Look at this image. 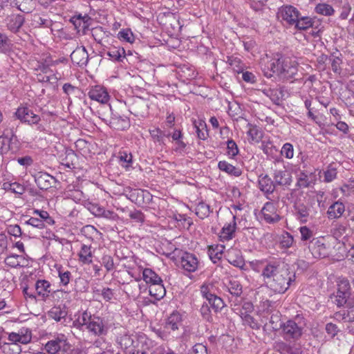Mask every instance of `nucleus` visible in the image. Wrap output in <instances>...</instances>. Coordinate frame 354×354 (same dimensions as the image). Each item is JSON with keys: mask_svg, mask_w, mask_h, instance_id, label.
Returning <instances> with one entry per match:
<instances>
[{"mask_svg": "<svg viewBox=\"0 0 354 354\" xmlns=\"http://www.w3.org/2000/svg\"><path fill=\"white\" fill-rule=\"evenodd\" d=\"M297 62L291 57L277 53L268 62L267 68L270 72H265L267 77H271L275 73L279 78L284 80L295 79L298 71Z\"/></svg>", "mask_w": 354, "mask_h": 354, "instance_id": "obj_1", "label": "nucleus"}, {"mask_svg": "<svg viewBox=\"0 0 354 354\" xmlns=\"http://www.w3.org/2000/svg\"><path fill=\"white\" fill-rule=\"evenodd\" d=\"M201 293L203 298L206 299L208 304L203 303L201 307L200 313L203 319L208 322L212 319L210 308L216 312L221 310L224 306L225 304L223 299L216 295L215 288L212 283H204L201 286Z\"/></svg>", "mask_w": 354, "mask_h": 354, "instance_id": "obj_2", "label": "nucleus"}, {"mask_svg": "<svg viewBox=\"0 0 354 354\" xmlns=\"http://www.w3.org/2000/svg\"><path fill=\"white\" fill-rule=\"evenodd\" d=\"M295 273L288 269H281L274 279L267 281V283L274 292H285L291 283L295 281Z\"/></svg>", "mask_w": 354, "mask_h": 354, "instance_id": "obj_3", "label": "nucleus"}, {"mask_svg": "<svg viewBox=\"0 0 354 354\" xmlns=\"http://www.w3.org/2000/svg\"><path fill=\"white\" fill-rule=\"evenodd\" d=\"M304 321L299 315L294 319H289L283 323L282 328L283 335L286 340H297L303 334Z\"/></svg>", "mask_w": 354, "mask_h": 354, "instance_id": "obj_4", "label": "nucleus"}, {"mask_svg": "<svg viewBox=\"0 0 354 354\" xmlns=\"http://www.w3.org/2000/svg\"><path fill=\"white\" fill-rule=\"evenodd\" d=\"M266 198L269 200V201L264 204V206L261 209L263 218L267 223H277L281 219L279 215L277 213L279 196H273L272 198H270L269 196H267Z\"/></svg>", "mask_w": 354, "mask_h": 354, "instance_id": "obj_5", "label": "nucleus"}, {"mask_svg": "<svg viewBox=\"0 0 354 354\" xmlns=\"http://www.w3.org/2000/svg\"><path fill=\"white\" fill-rule=\"evenodd\" d=\"M303 163L302 167H299V174L297 176L296 186L299 188H306L314 184L316 180L315 169L312 167H308L304 160V156L301 157Z\"/></svg>", "mask_w": 354, "mask_h": 354, "instance_id": "obj_6", "label": "nucleus"}, {"mask_svg": "<svg viewBox=\"0 0 354 354\" xmlns=\"http://www.w3.org/2000/svg\"><path fill=\"white\" fill-rule=\"evenodd\" d=\"M110 325L102 318L93 316L86 329L96 336L106 335Z\"/></svg>", "mask_w": 354, "mask_h": 354, "instance_id": "obj_7", "label": "nucleus"}, {"mask_svg": "<svg viewBox=\"0 0 354 354\" xmlns=\"http://www.w3.org/2000/svg\"><path fill=\"white\" fill-rule=\"evenodd\" d=\"M15 114L21 122H27L30 124H37L41 120L40 116L35 114L27 106H20Z\"/></svg>", "mask_w": 354, "mask_h": 354, "instance_id": "obj_8", "label": "nucleus"}, {"mask_svg": "<svg viewBox=\"0 0 354 354\" xmlns=\"http://www.w3.org/2000/svg\"><path fill=\"white\" fill-rule=\"evenodd\" d=\"M92 21L91 17L86 14L84 15L82 14L74 15L70 19V22L74 26L77 32H82L83 35L87 34Z\"/></svg>", "mask_w": 354, "mask_h": 354, "instance_id": "obj_9", "label": "nucleus"}, {"mask_svg": "<svg viewBox=\"0 0 354 354\" xmlns=\"http://www.w3.org/2000/svg\"><path fill=\"white\" fill-rule=\"evenodd\" d=\"M35 290L37 295L40 297L41 300L46 301H47L53 293L59 292V291H55L52 288L51 283L45 279H38L35 283Z\"/></svg>", "mask_w": 354, "mask_h": 354, "instance_id": "obj_10", "label": "nucleus"}, {"mask_svg": "<svg viewBox=\"0 0 354 354\" xmlns=\"http://www.w3.org/2000/svg\"><path fill=\"white\" fill-rule=\"evenodd\" d=\"M299 15V10L290 5L281 7L278 12L279 17H281L283 21H285L289 25H294Z\"/></svg>", "mask_w": 354, "mask_h": 354, "instance_id": "obj_11", "label": "nucleus"}, {"mask_svg": "<svg viewBox=\"0 0 354 354\" xmlns=\"http://www.w3.org/2000/svg\"><path fill=\"white\" fill-rule=\"evenodd\" d=\"M111 111L112 109H111ZM111 128L123 131L130 127V122L127 117L121 116L117 113L111 111V115L109 120L103 119Z\"/></svg>", "mask_w": 354, "mask_h": 354, "instance_id": "obj_12", "label": "nucleus"}, {"mask_svg": "<svg viewBox=\"0 0 354 354\" xmlns=\"http://www.w3.org/2000/svg\"><path fill=\"white\" fill-rule=\"evenodd\" d=\"M88 95L92 100L97 101L101 104H106L110 99L106 89L100 85L91 87L88 93Z\"/></svg>", "mask_w": 354, "mask_h": 354, "instance_id": "obj_13", "label": "nucleus"}, {"mask_svg": "<svg viewBox=\"0 0 354 354\" xmlns=\"http://www.w3.org/2000/svg\"><path fill=\"white\" fill-rule=\"evenodd\" d=\"M198 261L196 255L189 252H183L180 257V266L185 270L192 272L196 270Z\"/></svg>", "mask_w": 354, "mask_h": 354, "instance_id": "obj_14", "label": "nucleus"}, {"mask_svg": "<svg viewBox=\"0 0 354 354\" xmlns=\"http://www.w3.org/2000/svg\"><path fill=\"white\" fill-rule=\"evenodd\" d=\"M68 345L66 340L64 338V335L62 337H57L55 339L48 341L45 345V349L48 354H57V353L63 349H66V346ZM35 354H46L44 352H38Z\"/></svg>", "mask_w": 354, "mask_h": 354, "instance_id": "obj_15", "label": "nucleus"}, {"mask_svg": "<svg viewBox=\"0 0 354 354\" xmlns=\"http://www.w3.org/2000/svg\"><path fill=\"white\" fill-rule=\"evenodd\" d=\"M263 93L276 105H279L286 97V91L282 86L274 88H265L263 90Z\"/></svg>", "mask_w": 354, "mask_h": 354, "instance_id": "obj_16", "label": "nucleus"}, {"mask_svg": "<svg viewBox=\"0 0 354 354\" xmlns=\"http://www.w3.org/2000/svg\"><path fill=\"white\" fill-rule=\"evenodd\" d=\"M31 331L28 328L21 329L18 333H8L9 342L26 344L31 341Z\"/></svg>", "mask_w": 354, "mask_h": 354, "instance_id": "obj_17", "label": "nucleus"}, {"mask_svg": "<svg viewBox=\"0 0 354 354\" xmlns=\"http://www.w3.org/2000/svg\"><path fill=\"white\" fill-rule=\"evenodd\" d=\"M71 61L79 66H86L88 62V54L85 47H77L71 54Z\"/></svg>", "mask_w": 354, "mask_h": 354, "instance_id": "obj_18", "label": "nucleus"}, {"mask_svg": "<svg viewBox=\"0 0 354 354\" xmlns=\"http://www.w3.org/2000/svg\"><path fill=\"white\" fill-rule=\"evenodd\" d=\"M35 181L40 189L47 190L55 182V178L46 172L39 171L35 175Z\"/></svg>", "mask_w": 354, "mask_h": 354, "instance_id": "obj_19", "label": "nucleus"}, {"mask_svg": "<svg viewBox=\"0 0 354 354\" xmlns=\"http://www.w3.org/2000/svg\"><path fill=\"white\" fill-rule=\"evenodd\" d=\"M227 261L239 268H243L245 266V261L241 250L236 248H231L227 250L225 254Z\"/></svg>", "mask_w": 354, "mask_h": 354, "instance_id": "obj_20", "label": "nucleus"}, {"mask_svg": "<svg viewBox=\"0 0 354 354\" xmlns=\"http://www.w3.org/2000/svg\"><path fill=\"white\" fill-rule=\"evenodd\" d=\"M273 178L275 185H277L288 186L292 183V176L285 168L283 169H275Z\"/></svg>", "mask_w": 354, "mask_h": 354, "instance_id": "obj_21", "label": "nucleus"}, {"mask_svg": "<svg viewBox=\"0 0 354 354\" xmlns=\"http://www.w3.org/2000/svg\"><path fill=\"white\" fill-rule=\"evenodd\" d=\"M6 26L9 30L17 32L24 23V17L19 14H12L6 19Z\"/></svg>", "mask_w": 354, "mask_h": 354, "instance_id": "obj_22", "label": "nucleus"}, {"mask_svg": "<svg viewBox=\"0 0 354 354\" xmlns=\"http://www.w3.org/2000/svg\"><path fill=\"white\" fill-rule=\"evenodd\" d=\"M345 212L344 204L339 201H335L331 204L326 212L328 218L330 220L339 218Z\"/></svg>", "mask_w": 354, "mask_h": 354, "instance_id": "obj_23", "label": "nucleus"}, {"mask_svg": "<svg viewBox=\"0 0 354 354\" xmlns=\"http://www.w3.org/2000/svg\"><path fill=\"white\" fill-rule=\"evenodd\" d=\"M259 187L267 196L272 194L275 189V183L268 175L260 176L259 178Z\"/></svg>", "mask_w": 354, "mask_h": 354, "instance_id": "obj_24", "label": "nucleus"}, {"mask_svg": "<svg viewBox=\"0 0 354 354\" xmlns=\"http://www.w3.org/2000/svg\"><path fill=\"white\" fill-rule=\"evenodd\" d=\"M309 250L315 258L322 259L328 256L327 248L325 244L319 240L311 242L309 245Z\"/></svg>", "mask_w": 354, "mask_h": 354, "instance_id": "obj_25", "label": "nucleus"}, {"mask_svg": "<svg viewBox=\"0 0 354 354\" xmlns=\"http://www.w3.org/2000/svg\"><path fill=\"white\" fill-rule=\"evenodd\" d=\"M68 311L65 305L55 306L48 312V316L56 322L65 321Z\"/></svg>", "mask_w": 354, "mask_h": 354, "instance_id": "obj_26", "label": "nucleus"}, {"mask_svg": "<svg viewBox=\"0 0 354 354\" xmlns=\"http://www.w3.org/2000/svg\"><path fill=\"white\" fill-rule=\"evenodd\" d=\"M183 316L178 311H173L168 317L165 328L172 330H178L179 326L182 325Z\"/></svg>", "mask_w": 354, "mask_h": 354, "instance_id": "obj_27", "label": "nucleus"}, {"mask_svg": "<svg viewBox=\"0 0 354 354\" xmlns=\"http://www.w3.org/2000/svg\"><path fill=\"white\" fill-rule=\"evenodd\" d=\"M141 286L138 280H131L129 283H123V290L129 297H138L140 292Z\"/></svg>", "mask_w": 354, "mask_h": 354, "instance_id": "obj_28", "label": "nucleus"}, {"mask_svg": "<svg viewBox=\"0 0 354 354\" xmlns=\"http://www.w3.org/2000/svg\"><path fill=\"white\" fill-rule=\"evenodd\" d=\"M3 339V337L1 336L0 337V348L4 354H20L21 348L19 344L7 342Z\"/></svg>", "mask_w": 354, "mask_h": 354, "instance_id": "obj_29", "label": "nucleus"}, {"mask_svg": "<svg viewBox=\"0 0 354 354\" xmlns=\"http://www.w3.org/2000/svg\"><path fill=\"white\" fill-rule=\"evenodd\" d=\"M279 266L280 265L278 262H269L263 269L262 275L268 280L274 279L275 275L278 274L281 270Z\"/></svg>", "mask_w": 354, "mask_h": 354, "instance_id": "obj_30", "label": "nucleus"}, {"mask_svg": "<svg viewBox=\"0 0 354 354\" xmlns=\"http://www.w3.org/2000/svg\"><path fill=\"white\" fill-rule=\"evenodd\" d=\"M218 168L221 171L234 177H239L242 174V170L239 167H236L225 160L219 161Z\"/></svg>", "mask_w": 354, "mask_h": 354, "instance_id": "obj_31", "label": "nucleus"}, {"mask_svg": "<svg viewBox=\"0 0 354 354\" xmlns=\"http://www.w3.org/2000/svg\"><path fill=\"white\" fill-rule=\"evenodd\" d=\"M79 261L83 264H90L93 262V252L91 245L82 244L78 253Z\"/></svg>", "mask_w": 354, "mask_h": 354, "instance_id": "obj_32", "label": "nucleus"}, {"mask_svg": "<svg viewBox=\"0 0 354 354\" xmlns=\"http://www.w3.org/2000/svg\"><path fill=\"white\" fill-rule=\"evenodd\" d=\"M106 55L113 61L122 62L126 59V52L122 47L113 46L106 52Z\"/></svg>", "mask_w": 354, "mask_h": 354, "instance_id": "obj_33", "label": "nucleus"}, {"mask_svg": "<svg viewBox=\"0 0 354 354\" xmlns=\"http://www.w3.org/2000/svg\"><path fill=\"white\" fill-rule=\"evenodd\" d=\"M295 209L298 218L302 223H306L310 216V207L301 203H296Z\"/></svg>", "mask_w": 354, "mask_h": 354, "instance_id": "obj_34", "label": "nucleus"}, {"mask_svg": "<svg viewBox=\"0 0 354 354\" xmlns=\"http://www.w3.org/2000/svg\"><path fill=\"white\" fill-rule=\"evenodd\" d=\"M142 278L144 281L149 286L158 283H162V279L151 269L145 268L142 271Z\"/></svg>", "mask_w": 354, "mask_h": 354, "instance_id": "obj_35", "label": "nucleus"}, {"mask_svg": "<svg viewBox=\"0 0 354 354\" xmlns=\"http://www.w3.org/2000/svg\"><path fill=\"white\" fill-rule=\"evenodd\" d=\"M281 315L279 311H273L270 315L269 322L267 324L272 330L277 331L279 329H282L283 323L281 319Z\"/></svg>", "mask_w": 354, "mask_h": 354, "instance_id": "obj_36", "label": "nucleus"}, {"mask_svg": "<svg viewBox=\"0 0 354 354\" xmlns=\"http://www.w3.org/2000/svg\"><path fill=\"white\" fill-rule=\"evenodd\" d=\"M149 295L156 300H160L164 297L166 294V290L162 283H155L149 287Z\"/></svg>", "mask_w": 354, "mask_h": 354, "instance_id": "obj_37", "label": "nucleus"}, {"mask_svg": "<svg viewBox=\"0 0 354 354\" xmlns=\"http://www.w3.org/2000/svg\"><path fill=\"white\" fill-rule=\"evenodd\" d=\"M236 216H233V221L232 223H228L225 225L221 231V237L225 240L232 239L234 235V232L236 230Z\"/></svg>", "mask_w": 354, "mask_h": 354, "instance_id": "obj_38", "label": "nucleus"}, {"mask_svg": "<svg viewBox=\"0 0 354 354\" xmlns=\"http://www.w3.org/2000/svg\"><path fill=\"white\" fill-rule=\"evenodd\" d=\"M17 129V124H16V120L8 122L3 130V136L6 139L12 140L13 138H15V132Z\"/></svg>", "mask_w": 354, "mask_h": 354, "instance_id": "obj_39", "label": "nucleus"}, {"mask_svg": "<svg viewBox=\"0 0 354 354\" xmlns=\"http://www.w3.org/2000/svg\"><path fill=\"white\" fill-rule=\"evenodd\" d=\"M293 243V236L288 232H283L279 237V247L281 249H288L292 247Z\"/></svg>", "mask_w": 354, "mask_h": 354, "instance_id": "obj_40", "label": "nucleus"}, {"mask_svg": "<svg viewBox=\"0 0 354 354\" xmlns=\"http://www.w3.org/2000/svg\"><path fill=\"white\" fill-rule=\"evenodd\" d=\"M248 135L252 140L258 142L263 137V131L257 126L248 124Z\"/></svg>", "mask_w": 354, "mask_h": 354, "instance_id": "obj_41", "label": "nucleus"}, {"mask_svg": "<svg viewBox=\"0 0 354 354\" xmlns=\"http://www.w3.org/2000/svg\"><path fill=\"white\" fill-rule=\"evenodd\" d=\"M104 344L101 341H95L91 346L88 347L85 351V354H107L102 345Z\"/></svg>", "mask_w": 354, "mask_h": 354, "instance_id": "obj_42", "label": "nucleus"}, {"mask_svg": "<svg viewBox=\"0 0 354 354\" xmlns=\"http://www.w3.org/2000/svg\"><path fill=\"white\" fill-rule=\"evenodd\" d=\"M230 293L235 297H240L243 292L242 286L236 280H230L227 286Z\"/></svg>", "mask_w": 354, "mask_h": 354, "instance_id": "obj_43", "label": "nucleus"}, {"mask_svg": "<svg viewBox=\"0 0 354 354\" xmlns=\"http://www.w3.org/2000/svg\"><path fill=\"white\" fill-rule=\"evenodd\" d=\"M209 212V206L204 202L199 203L195 208V213L201 219L207 217Z\"/></svg>", "mask_w": 354, "mask_h": 354, "instance_id": "obj_44", "label": "nucleus"}, {"mask_svg": "<svg viewBox=\"0 0 354 354\" xmlns=\"http://www.w3.org/2000/svg\"><path fill=\"white\" fill-rule=\"evenodd\" d=\"M313 21L310 17H298L295 23V26L298 30H306L313 26Z\"/></svg>", "mask_w": 354, "mask_h": 354, "instance_id": "obj_45", "label": "nucleus"}, {"mask_svg": "<svg viewBox=\"0 0 354 354\" xmlns=\"http://www.w3.org/2000/svg\"><path fill=\"white\" fill-rule=\"evenodd\" d=\"M315 12L324 16H331L334 13V9L327 3H319L316 6Z\"/></svg>", "mask_w": 354, "mask_h": 354, "instance_id": "obj_46", "label": "nucleus"}, {"mask_svg": "<svg viewBox=\"0 0 354 354\" xmlns=\"http://www.w3.org/2000/svg\"><path fill=\"white\" fill-rule=\"evenodd\" d=\"M227 145V155L230 158H234L239 152V149L236 143L232 140L229 139L226 142Z\"/></svg>", "mask_w": 354, "mask_h": 354, "instance_id": "obj_47", "label": "nucleus"}, {"mask_svg": "<svg viewBox=\"0 0 354 354\" xmlns=\"http://www.w3.org/2000/svg\"><path fill=\"white\" fill-rule=\"evenodd\" d=\"M350 297V294L340 292H337L334 302L338 307L344 306L346 305L348 306L350 304L348 302V299Z\"/></svg>", "mask_w": 354, "mask_h": 354, "instance_id": "obj_48", "label": "nucleus"}, {"mask_svg": "<svg viewBox=\"0 0 354 354\" xmlns=\"http://www.w3.org/2000/svg\"><path fill=\"white\" fill-rule=\"evenodd\" d=\"M91 35L95 41L97 43H100L106 35V31L102 26H96L91 28Z\"/></svg>", "mask_w": 354, "mask_h": 354, "instance_id": "obj_49", "label": "nucleus"}, {"mask_svg": "<svg viewBox=\"0 0 354 354\" xmlns=\"http://www.w3.org/2000/svg\"><path fill=\"white\" fill-rule=\"evenodd\" d=\"M118 38L129 43L134 41L133 34L130 29H122L118 34Z\"/></svg>", "mask_w": 354, "mask_h": 354, "instance_id": "obj_50", "label": "nucleus"}, {"mask_svg": "<svg viewBox=\"0 0 354 354\" xmlns=\"http://www.w3.org/2000/svg\"><path fill=\"white\" fill-rule=\"evenodd\" d=\"M187 354H209L207 348L203 344L197 343L188 350Z\"/></svg>", "mask_w": 354, "mask_h": 354, "instance_id": "obj_51", "label": "nucleus"}, {"mask_svg": "<svg viewBox=\"0 0 354 354\" xmlns=\"http://www.w3.org/2000/svg\"><path fill=\"white\" fill-rule=\"evenodd\" d=\"M33 214L38 215L39 216V219L43 220L44 223H47L48 225H53L55 223L53 218L50 216L47 211L35 209Z\"/></svg>", "mask_w": 354, "mask_h": 354, "instance_id": "obj_52", "label": "nucleus"}, {"mask_svg": "<svg viewBox=\"0 0 354 354\" xmlns=\"http://www.w3.org/2000/svg\"><path fill=\"white\" fill-rule=\"evenodd\" d=\"M350 283L348 279L339 278L337 281V291L350 294Z\"/></svg>", "mask_w": 354, "mask_h": 354, "instance_id": "obj_53", "label": "nucleus"}, {"mask_svg": "<svg viewBox=\"0 0 354 354\" xmlns=\"http://www.w3.org/2000/svg\"><path fill=\"white\" fill-rule=\"evenodd\" d=\"M102 264L104 266L107 272H110L115 268L113 259L109 254H104L102 256Z\"/></svg>", "mask_w": 354, "mask_h": 354, "instance_id": "obj_54", "label": "nucleus"}, {"mask_svg": "<svg viewBox=\"0 0 354 354\" xmlns=\"http://www.w3.org/2000/svg\"><path fill=\"white\" fill-rule=\"evenodd\" d=\"M150 135L155 142L160 144L163 143L164 133L159 128H155L152 130H149Z\"/></svg>", "mask_w": 354, "mask_h": 354, "instance_id": "obj_55", "label": "nucleus"}, {"mask_svg": "<svg viewBox=\"0 0 354 354\" xmlns=\"http://www.w3.org/2000/svg\"><path fill=\"white\" fill-rule=\"evenodd\" d=\"M329 60L331 62V68L333 71L336 73H340V65L342 64V59L339 57L332 55L330 56Z\"/></svg>", "mask_w": 354, "mask_h": 354, "instance_id": "obj_56", "label": "nucleus"}, {"mask_svg": "<svg viewBox=\"0 0 354 354\" xmlns=\"http://www.w3.org/2000/svg\"><path fill=\"white\" fill-rule=\"evenodd\" d=\"M19 259L22 260L21 255H10L5 259V263L11 268H17L19 266Z\"/></svg>", "mask_w": 354, "mask_h": 354, "instance_id": "obj_57", "label": "nucleus"}, {"mask_svg": "<svg viewBox=\"0 0 354 354\" xmlns=\"http://www.w3.org/2000/svg\"><path fill=\"white\" fill-rule=\"evenodd\" d=\"M93 317L91 315V313L85 310L77 319V322L80 326H86V328L88 327V323L92 320Z\"/></svg>", "mask_w": 354, "mask_h": 354, "instance_id": "obj_58", "label": "nucleus"}, {"mask_svg": "<svg viewBox=\"0 0 354 354\" xmlns=\"http://www.w3.org/2000/svg\"><path fill=\"white\" fill-rule=\"evenodd\" d=\"M25 223L38 229H44L45 227L44 221L39 218L30 217Z\"/></svg>", "mask_w": 354, "mask_h": 354, "instance_id": "obj_59", "label": "nucleus"}, {"mask_svg": "<svg viewBox=\"0 0 354 354\" xmlns=\"http://www.w3.org/2000/svg\"><path fill=\"white\" fill-rule=\"evenodd\" d=\"M281 153L286 158L288 159L292 158L294 155V149L292 145L288 142L284 144L283 146L282 147Z\"/></svg>", "mask_w": 354, "mask_h": 354, "instance_id": "obj_60", "label": "nucleus"}, {"mask_svg": "<svg viewBox=\"0 0 354 354\" xmlns=\"http://www.w3.org/2000/svg\"><path fill=\"white\" fill-rule=\"evenodd\" d=\"M234 70H235L239 73H242V78L245 82L252 84L256 82V77L252 73L249 71H243V70L241 71L239 69H235L234 68Z\"/></svg>", "mask_w": 354, "mask_h": 354, "instance_id": "obj_61", "label": "nucleus"}, {"mask_svg": "<svg viewBox=\"0 0 354 354\" xmlns=\"http://www.w3.org/2000/svg\"><path fill=\"white\" fill-rule=\"evenodd\" d=\"M141 348H138L137 350H134L133 351H129L130 354H152L153 351L148 346H145L144 344L147 345L146 339L145 341L141 340Z\"/></svg>", "mask_w": 354, "mask_h": 354, "instance_id": "obj_62", "label": "nucleus"}, {"mask_svg": "<svg viewBox=\"0 0 354 354\" xmlns=\"http://www.w3.org/2000/svg\"><path fill=\"white\" fill-rule=\"evenodd\" d=\"M244 321H243L244 324L248 325L252 329H259L260 328L259 323L250 315L244 316Z\"/></svg>", "mask_w": 354, "mask_h": 354, "instance_id": "obj_63", "label": "nucleus"}, {"mask_svg": "<svg viewBox=\"0 0 354 354\" xmlns=\"http://www.w3.org/2000/svg\"><path fill=\"white\" fill-rule=\"evenodd\" d=\"M10 41L8 37L2 33H0V50L2 51L8 50L10 48Z\"/></svg>", "mask_w": 354, "mask_h": 354, "instance_id": "obj_64", "label": "nucleus"}]
</instances>
